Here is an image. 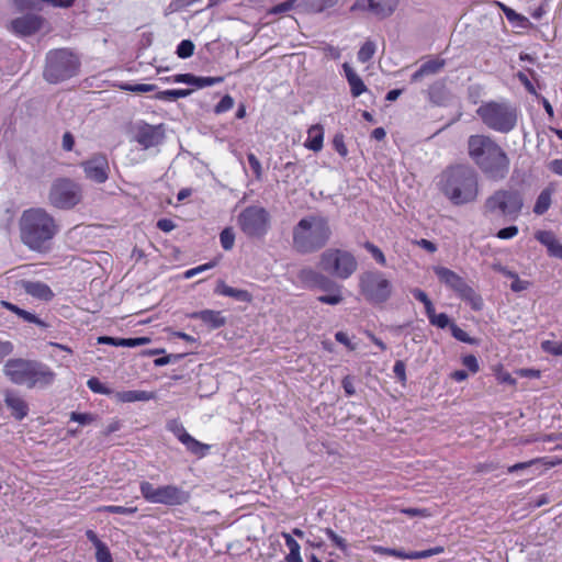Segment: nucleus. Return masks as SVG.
Listing matches in <instances>:
<instances>
[{
    "instance_id": "obj_8",
    "label": "nucleus",
    "mask_w": 562,
    "mask_h": 562,
    "mask_svg": "<svg viewBox=\"0 0 562 562\" xmlns=\"http://www.w3.org/2000/svg\"><path fill=\"white\" fill-rule=\"evenodd\" d=\"M524 207V198L516 189H499L490 195L484 203L487 214H497L512 221L518 218Z\"/></svg>"
},
{
    "instance_id": "obj_51",
    "label": "nucleus",
    "mask_w": 562,
    "mask_h": 562,
    "mask_svg": "<svg viewBox=\"0 0 562 562\" xmlns=\"http://www.w3.org/2000/svg\"><path fill=\"white\" fill-rule=\"evenodd\" d=\"M543 459H532L526 462H519L507 468L508 473H515L532 467L533 464L540 463Z\"/></svg>"
},
{
    "instance_id": "obj_27",
    "label": "nucleus",
    "mask_w": 562,
    "mask_h": 562,
    "mask_svg": "<svg viewBox=\"0 0 562 562\" xmlns=\"http://www.w3.org/2000/svg\"><path fill=\"white\" fill-rule=\"evenodd\" d=\"M552 192L553 191L549 188H547L540 192V194L538 195V198L536 200L535 206H533L535 214L542 215L549 210L551 202H552V199H551Z\"/></svg>"
},
{
    "instance_id": "obj_25",
    "label": "nucleus",
    "mask_w": 562,
    "mask_h": 562,
    "mask_svg": "<svg viewBox=\"0 0 562 562\" xmlns=\"http://www.w3.org/2000/svg\"><path fill=\"white\" fill-rule=\"evenodd\" d=\"M342 69L350 86L352 97L357 98L367 90L362 79L356 74L353 68L348 63L342 64Z\"/></svg>"
},
{
    "instance_id": "obj_62",
    "label": "nucleus",
    "mask_w": 562,
    "mask_h": 562,
    "mask_svg": "<svg viewBox=\"0 0 562 562\" xmlns=\"http://www.w3.org/2000/svg\"><path fill=\"white\" fill-rule=\"evenodd\" d=\"M375 552L384 554V555L396 557L400 559H404V557H405V551L400 550V549L378 547V548H375Z\"/></svg>"
},
{
    "instance_id": "obj_46",
    "label": "nucleus",
    "mask_w": 562,
    "mask_h": 562,
    "mask_svg": "<svg viewBox=\"0 0 562 562\" xmlns=\"http://www.w3.org/2000/svg\"><path fill=\"white\" fill-rule=\"evenodd\" d=\"M335 291H336V293L328 294V295H321V296H318L317 300L324 304H329V305H337V304L341 303L344 297L340 294L339 289L335 290Z\"/></svg>"
},
{
    "instance_id": "obj_64",
    "label": "nucleus",
    "mask_w": 562,
    "mask_h": 562,
    "mask_svg": "<svg viewBox=\"0 0 562 562\" xmlns=\"http://www.w3.org/2000/svg\"><path fill=\"white\" fill-rule=\"evenodd\" d=\"M547 249L551 257L562 259V244H560L558 239H555Z\"/></svg>"
},
{
    "instance_id": "obj_53",
    "label": "nucleus",
    "mask_w": 562,
    "mask_h": 562,
    "mask_svg": "<svg viewBox=\"0 0 562 562\" xmlns=\"http://www.w3.org/2000/svg\"><path fill=\"white\" fill-rule=\"evenodd\" d=\"M166 81H172L177 83H187L193 86L195 81V76L192 74H180L176 75L172 78H166Z\"/></svg>"
},
{
    "instance_id": "obj_7",
    "label": "nucleus",
    "mask_w": 562,
    "mask_h": 562,
    "mask_svg": "<svg viewBox=\"0 0 562 562\" xmlns=\"http://www.w3.org/2000/svg\"><path fill=\"white\" fill-rule=\"evenodd\" d=\"M80 60L67 48L54 49L47 53L44 78L50 83H57L78 75Z\"/></svg>"
},
{
    "instance_id": "obj_28",
    "label": "nucleus",
    "mask_w": 562,
    "mask_h": 562,
    "mask_svg": "<svg viewBox=\"0 0 562 562\" xmlns=\"http://www.w3.org/2000/svg\"><path fill=\"white\" fill-rule=\"evenodd\" d=\"M322 272L314 270L313 268H303L299 271L297 278L301 283L307 288H314L319 278L322 277Z\"/></svg>"
},
{
    "instance_id": "obj_16",
    "label": "nucleus",
    "mask_w": 562,
    "mask_h": 562,
    "mask_svg": "<svg viewBox=\"0 0 562 562\" xmlns=\"http://www.w3.org/2000/svg\"><path fill=\"white\" fill-rule=\"evenodd\" d=\"M165 125H151L140 122L135 127V140L144 148L148 149L160 145L165 139Z\"/></svg>"
},
{
    "instance_id": "obj_19",
    "label": "nucleus",
    "mask_w": 562,
    "mask_h": 562,
    "mask_svg": "<svg viewBox=\"0 0 562 562\" xmlns=\"http://www.w3.org/2000/svg\"><path fill=\"white\" fill-rule=\"evenodd\" d=\"M5 405L11 411L12 416L22 420L29 413L27 403L16 393L8 392L4 397Z\"/></svg>"
},
{
    "instance_id": "obj_41",
    "label": "nucleus",
    "mask_w": 562,
    "mask_h": 562,
    "mask_svg": "<svg viewBox=\"0 0 562 562\" xmlns=\"http://www.w3.org/2000/svg\"><path fill=\"white\" fill-rule=\"evenodd\" d=\"M167 428L177 436L179 441L181 442L184 437H187L189 434L184 429L183 425L179 423L178 420H171L168 423Z\"/></svg>"
},
{
    "instance_id": "obj_24",
    "label": "nucleus",
    "mask_w": 562,
    "mask_h": 562,
    "mask_svg": "<svg viewBox=\"0 0 562 562\" xmlns=\"http://www.w3.org/2000/svg\"><path fill=\"white\" fill-rule=\"evenodd\" d=\"M115 398L121 403L147 402L150 400H155L156 394L154 392L140 390H130L117 392L115 394Z\"/></svg>"
},
{
    "instance_id": "obj_43",
    "label": "nucleus",
    "mask_w": 562,
    "mask_h": 562,
    "mask_svg": "<svg viewBox=\"0 0 562 562\" xmlns=\"http://www.w3.org/2000/svg\"><path fill=\"white\" fill-rule=\"evenodd\" d=\"M314 288H318L323 291H334L338 290L339 285H337L331 279H329L327 276L323 273L322 277L319 278V281L316 282Z\"/></svg>"
},
{
    "instance_id": "obj_30",
    "label": "nucleus",
    "mask_w": 562,
    "mask_h": 562,
    "mask_svg": "<svg viewBox=\"0 0 562 562\" xmlns=\"http://www.w3.org/2000/svg\"><path fill=\"white\" fill-rule=\"evenodd\" d=\"M192 92L191 89H175V90H165L159 91L156 94V99L162 100V101H176L180 98H186L190 95Z\"/></svg>"
},
{
    "instance_id": "obj_12",
    "label": "nucleus",
    "mask_w": 562,
    "mask_h": 562,
    "mask_svg": "<svg viewBox=\"0 0 562 562\" xmlns=\"http://www.w3.org/2000/svg\"><path fill=\"white\" fill-rule=\"evenodd\" d=\"M143 497L154 504L177 506L186 504L190 494L176 485L154 486L149 482H142L139 486Z\"/></svg>"
},
{
    "instance_id": "obj_37",
    "label": "nucleus",
    "mask_w": 562,
    "mask_h": 562,
    "mask_svg": "<svg viewBox=\"0 0 562 562\" xmlns=\"http://www.w3.org/2000/svg\"><path fill=\"white\" fill-rule=\"evenodd\" d=\"M42 2H44V0H13V4L19 11H24L29 9L41 10Z\"/></svg>"
},
{
    "instance_id": "obj_21",
    "label": "nucleus",
    "mask_w": 562,
    "mask_h": 562,
    "mask_svg": "<svg viewBox=\"0 0 562 562\" xmlns=\"http://www.w3.org/2000/svg\"><path fill=\"white\" fill-rule=\"evenodd\" d=\"M22 286L27 294L38 300L50 301L54 296L50 288L40 281H22Z\"/></svg>"
},
{
    "instance_id": "obj_45",
    "label": "nucleus",
    "mask_w": 562,
    "mask_h": 562,
    "mask_svg": "<svg viewBox=\"0 0 562 562\" xmlns=\"http://www.w3.org/2000/svg\"><path fill=\"white\" fill-rule=\"evenodd\" d=\"M536 239L539 240L547 248L557 239L554 234L549 231H539L535 235Z\"/></svg>"
},
{
    "instance_id": "obj_2",
    "label": "nucleus",
    "mask_w": 562,
    "mask_h": 562,
    "mask_svg": "<svg viewBox=\"0 0 562 562\" xmlns=\"http://www.w3.org/2000/svg\"><path fill=\"white\" fill-rule=\"evenodd\" d=\"M438 188L452 204H468L474 202L477 198V175L468 165L451 166L440 173Z\"/></svg>"
},
{
    "instance_id": "obj_35",
    "label": "nucleus",
    "mask_w": 562,
    "mask_h": 562,
    "mask_svg": "<svg viewBox=\"0 0 562 562\" xmlns=\"http://www.w3.org/2000/svg\"><path fill=\"white\" fill-rule=\"evenodd\" d=\"M505 16L510 22H518L520 25H525L528 22V19L519 13H517L514 9L506 7L503 3H499Z\"/></svg>"
},
{
    "instance_id": "obj_6",
    "label": "nucleus",
    "mask_w": 562,
    "mask_h": 562,
    "mask_svg": "<svg viewBox=\"0 0 562 562\" xmlns=\"http://www.w3.org/2000/svg\"><path fill=\"white\" fill-rule=\"evenodd\" d=\"M476 115L486 127L503 134L512 132L518 121V111L509 102H483L476 109Z\"/></svg>"
},
{
    "instance_id": "obj_60",
    "label": "nucleus",
    "mask_w": 562,
    "mask_h": 562,
    "mask_svg": "<svg viewBox=\"0 0 562 562\" xmlns=\"http://www.w3.org/2000/svg\"><path fill=\"white\" fill-rule=\"evenodd\" d=\"M462 363L467 367L472 373H476L480 369L477 359L473 355H468L462 358Z\"/></svg>"
},
{
    "instance_id": "obj_13",
    "label": "nucleus",
    "mask_w": 562,
    "mask_h": 562,
    "mask_svg": "<svg viewBox=\"0 0 562 562\" xmlns=\"http://www.w3.org/2000/svg\"><path fill=\"white\" fill-rule=\"evenodd\" d=\"M238 225L248 237L261 238L269 229L270 215L261 206H248L238 215Z\"/></svg>"
},
{
    "instance_id": "obj_56",
    "label": "nucleus",
    "mask_w": 562,
    "mask_h": 562,
    "mask_svg": "<svg viewBox=\"0 0 562 562\" xmlns=\"http://www.w3.org/2000/svg\"><path fill=\"white\" fill-rule=\"evenodd\" d=\"M325 533L327 535V537L341 550H346L347 548V543H346V540L344 538H341L340 536H338L334 530H331L330 528H326L325 529Z\"/></svg>"
},
{
    "instance_id": "obj_39",
    "label": "nucleus",
    "mask_w": 562,
    "mask_h": 562,
    "mask_svg": "<svg viewBox=\"0 0 562 562\" xmlns=\"http://www.w3.org/2000/svg\"><path fill=\"white\" fill-rule=\"evenodd\" d=\"M224 81L223 77H196L193 86L196 88H205L210 86H214Z\"/></svg>"
},
{
    "instance_id": "obj_48",
    "label": "nucleus",
    "mask_w": 562,
    "mask_h": 562,
    "mask_svg": "<svg viewBox=\"0 0 562 562\" xmlns=\"http://www.w3.org/2000/svg\"><path fill=\"white\" fill-rule=\"evenodd\" d=\"M333 146L341 157H346L348 155V149L345 145L344 135L336 134L333 139Z\"/></svg>"
},
{
    "instance_id": "obj_33",
    "label": "nucleus",
    "mask_w": 562,
    "mask_h": 562,
    "mask_svg": "<svg viewBox=\"0 0 562 562\" xmlns=\"http://www.w3.org/2000/svg\"><path fill=\"white\" fill-rule=\"evenodd\" d=\"M194 48V43L191 40H183L178 45L176 53L179 58L186 59L193 55Z\"/></svg>"
},
{
    "instance_id": "obj_31",
    "label": "nucleus",
    "mask_w": 562,
    "mask_h": 562,
    "mask_svg": "<svg viewBox=\"0 0 562 562\" xmlns=\"http://www.w3.org/2000/svg\"><path fill=\"white\" fill-rule=\"evenodd\" d=\"M303 2L307 10L318 13L334 7L338 0H303Z\"/></svg>"
},
{
    "instance_id": "obj_32",
    "label": "nucleus",
    "mask_w": 562,
    "mask_h": 562,
    "mask_svg": "<svg viewBox=\"0 0 562 562\" xmlns=\"http://www.w3.org/2000/svg\"><path fill=\"white\" fill-rule=\"evenodd\" d=\"M375 50L376 45L374 42L370 40L364 42L358 52V60L363 64L369 61L374 56Z\"/></svg>"
},
{
    "instance_id": "obj_15",
    "label": "nucleus",
    "mask_w": 562,
    "mask_h": 562,
    "mask_svg": "<svg viewBox=\"0 0 562 562\" xmlns=\"http://www.w3.org/2000/svg\"><path fill=\"white\" fill-rule=\"evenodd\" d=\"M85 177L95 183H104L109 179V160L103 154H94L80 162Z\"/></svg>"
},
{
    "instance_id": "obj_17",
    "label": "nucleus",
    "mask_w": 562,
    "mask_h": 562,
    "mask_svg": "<svg viewBox=\"0 0 562 562\" xmlns=\"http://www.w3.org/2000/svg\"><path fill=\"white\" fill-rule=\"evenodd\" d=\"M44 19L36 14H24L10 22V31L19 36H30L43 26Z\"/></svg>"
},
{
    "instance_id": "obj_52",
    "label": "nucleus",
    "mask_w": 562,
    "mask_h": 562,
    "mask_svg": "<svg viewBox=\"0 0 562 562\" xmlns=\"http://www.w3.org/2000/svg\"><path fill=\"white\" fill-rule=\"evenodd\" d=\"M247 159H248L249 166H250L251 170L254 171L256 178L260 179L261 173H262V168H261V164H260L259 159L252 153H249L247 155Z\"/></svg>"
},
{
    "instance_id": "obj_40",
    "label": "nucleus",
    "mask_w": 562,
    "mask_h": 562,
    "mask_svg": "<svg viewBox=\"0 0 562 562\" xmlns=\"http://www.w3.org/2000/svg\"><path fill=\"white\" fill-rule=\"evenodd\" d=\"M364 248L372 255V257L382 266L386 265V259L382 250L370 241L364 244Z\"/></svg>"
},
{
    "instance_id": "obj_61",
    "label": "nucleus",
    "mask_w": 562,
    "mask_h": 562,
    "mask_svg": "<svg viewBox=\"0 0 562 562\" xmlns=\"http://www.w3.org/2000/svg\"><path fill=\"white\" fill-rule=\"evenodd\" d=\"M405 369H406L405 363L402 360L396 361L393 367V372H394L395 378L402 383H404L406 381Z\"/></svg>"
},
{
    "instance_id": "obj_1",
    "label": "nucleus",
    "mask_w": 562,
    "mask_h": 562,
    "mask_svg": "<svg viewBox=\"0 0 562 562\" xmlns=\"http://www.w3.org/2000/svg\"><path fill=\"white\" fill-rule=\"evenodd\" d=\"M470 158L492 180H503L509 171V158L504 149L490 136L476 134L468 139Z\"/></svg>"
},
{
    "instance_id": "obj_34",
    "label": "nucleus",
    "mask_w": 562,
    "mask_h": 562,
    "mask_svg": "<svg viewBox=\"0 0 562 562\" xmlns=\"http://www.w3.org/2000/svg\"><path fill=\"white\" fill-rule=\"evenodd\" d=\"M220 241L225 250H231L235 243V234L231 227H226L220 234Z\"/></svg>"
},
{
    "instance_id": "obj_29",
    "label": "nucleus",
    "mask_w": 562,
    "mask_h": 562,
    "mask_svg": "<svg viewBox=\"0 0 562 562\" xmlns=\"http://www.w3.org/2000/svg\"><path fill=\"white\" fill-rule=\"evenodd\" d=\"M181 443L186 446L188 451L200 457L204 456L205 452L210 449V446L198 441L191 435L184 437Z\"/></svg>"
},
{
    "instance_id": "obj_59",
    "label": "nucleus",
    "mask_w": 562,
    "mask_h": 562,
    "mask_svg": "<svg viewBox=\"0 0 562 562\" xmlns=\"http://www.w3.org/2000/svg\"><path fill=\"white\" fill-rule=\"evenodd\" d=\"M87 385L95 393L109 394V390L97 378L89 379Z\"/></svg>"
},
{
    "instance_id": "obj_47",
    "label": "nucleus",
    "mask_w": 562,
    "mask_h": 562,
    "mask_svg": "<svg viewBox=\"0 0 562 562\" xmlns=\"http://www.w3.org/2000/svg\"><path fill=\"white\" fill-rule=\"evenodd\" d=\"M234 106V99L226 94L221 101L215 105V113H223L231 110Z\"/></svg>"
},
{
    "instance_id": "obj_9",
    "label": "nucleus",
    "mask_w": 562,
    "mask_h": 562,
    "mask_svg": "<svg viewBox=\"0 0 562 562\" xmlns=\"http://www.w3.org/2000/svg\"><path fill=\"white\" fill-rule=\"evenodd\" d=\"M318 267L323 272L331 277L346 280L356 272L358 261L347 250L328 248L321 254Z\"/></svg>"
},
{
    "instance_id": "obj_23",
    "label": "nucleus",
    "mask_w": 562,
    "mask_h": 562,
    "mask_svg": "<svg viewBox=\"0 0 562 562\" xmlns=\"http://www.w3.org/2000/svg\"><path fill=\"white\" fill-rule=\"evenodd\" d=\"M446 65L445 59L436 58L424 63L420 68L412 75L413 82L420 81L425 76L438 74Z\"/></svg>"
},
{
    "instance_id": "obj_5",
    "label": "nucleus",
    "mask_w": 562,
    "mask_h": 562,
    "mask_svg": "<svg viewBox=\"0 0 562 562\" xmlns=\"http://www.w3.org/2000/svg\"><path fill=\"white\" fill-rule=\"evenodd\" d=\"M3 373L12 383L29 389H44L50 385L56 376L46 364L22 358L9 359L3 366Z\"/></svg>"
},
{
    "instance_id": "obj_18",
    "label": "nucleus",
    "mask_w": 562,
    "mask_h": 562,
    "mask_svg": "<svg viewBox=\"0 0 562 562\" xmlns=\"http://www.w3.org/2000/svg\"><path fill=\"white\" fill-rule=\"evenodd\" d=\"M398 4V0H358L356 7L364 8L374 15L383 19L391 15Z\"/></svg>"
},
{
    "instance_id": "obj_20",
    "label": "nucleus",
    "mask_w": 562,
    "mask_h": 562,
    "mask_svg": "<svg viewBox=\"0 0 562 562\" xmlns=\"http://www.w3.org/2000/svg\"><path fill=\"white\" fill-rule=\"evenodd\" d=\"M190 317L202 321L211 329L220 328L226 324V318L220 311L203 310L192 313Z\"/></svg>"
},
{
    "instance_id": "obj_22",
    "label": "nucleus",
    "mask_w": 562,
    "mask_h": 562,
    "mask_svg": "<svg viewBox=\"0 0 562 562\" xmlns=\"http://www.w3.org/2000/svg\"><path fill=\"white\" fill-rule=\"evenodd\" d=\"M215 293L228 297H233L238 302L249 303L252 295L247 290L236 289L227 285L224 281H218L215 288Z\"/></svg>"
},
{
    "instance_id": "obj_4",
    "label": "nucleus",
    "mask_w": 562,
    "mask_h": 562,
    "mask_svg": "<svg viewBox=\"0 0 562 562\" xmlns=\"http://www.w3.org/2000/svg\"><path fill=\"white\" fill-rule=\"evenodd\" d=\"M331 228L326 217L311 215L301 218L293 227V248L300 254H313L326 246Z\"/></svg>"
},
{
    "instance_id": "obj_55",
    "label": "nucleus",
    "mask_w": 562,
    "mask_h": 562,
    "mask_svg": "<svg viewBox=\"0 0 562 562\" xmlns=\"http://www.w3.org/2000/svg\"><path fill=\"white\" fill-rule=\"evenodd\" d=\"M70 419L79 423L80 425H88L94 420V417L88 413H76L72 412L70 415Z\"/></svg>"
},
{
    "instance_id": "obj_54",
    "label": "nucleus",
    "mask_w": 562,
    "mask_h": 562,
    "mask_svg": "<svg viewBox=\"0 0 562 562\" xmlns=\"http://www.w3.org/2000/svg\"><path fill=\"white\" fill-rule=\"evenodd\" d=\"M95 559L97 562H113L112 555L110 553L109 548L106 544L100 546V548L95 549Z\"/></svg>"
},
{
    "instance_id": "obj_49",
    "label": "nucleus",
    "mask_w": 562,
    "mask_h": 562,
    "mask_svg": "<svg viewBox=\"0 0 562 562\" xmlns=\"http://www.w3.org/2000/svg\"><path fill=\"white\" fill-rule=\"evenodd\" d=\"M429 323L438 328H446L447 326L450 327L452 324L450 323L448 315L445 313L435 314V316L429 319Z\"/></svg>"
},
{
    "instance_id": "obj_50",
    "label": "nucleus",
    "mask_w": 562,
    "mask_h": 562,
    "mask_svg": "<svg viewBox=\"0 0 562 562\" xmlns=\"http://www.w3.org/2000/svg\"><path fill=\"white\" fill-rule=\"evenodd\" d=\"M149 342V338L147 337H138V338H123L119 341L122 347H137L143 346Z\"/></svg>"
},
{
    "instance_id": "obj_26",
    "label": "nucleus",
    "mask_w": 562,
    "mask_h": 562,
    "mask_svg": "<svg viewBox=\"0 0 562 562\" xmlns=\"http://www.w3.org/2000/svg\"><path fill=\"white\" fill-rule=\"evenodd\" d=\"M324 130L322 125H313L307 131L305 147L313 151H319L323 148Z\"/></svg>"
},
{
    "instance_id": "obj_58",
    "label": "nucleus",
    "mask_w": 562,
    "mask_h": 562,
    "mask_svg": "<svg viewBox=\"0 0 562 562\" xmlns=\"http://www.w3.org/2000/svg\"><path fill=\"white\" fill-rule=\"evenodd\" d=\"M400 512L409 517H429L430 516V513L426 508L408 507V508H402Z\"/></svg>"
},
{
    "instance_id": "obj_10",
    "label": "nucleus",
    "mask_w": 562,
    "mask_h": 562,
    "mask_svg": "<svg viewBox=\"0 0 562 562\" xmlns=\"http://www.w3.org/2000/svg\"><path fill=\"white\" fill-rule=\"evenodd\" d=\"M360 293L372 304L385 303L392 295L393 285L381 271H366L359 278Z\"/></svg>"
},
{
    "instance_id": "obj_14",
    "label": "nucleus",
    "mask_w": 562,
    "mask_h": 562,
    "mask_svg": "<svg viewBox=\"0 0 562 562\" xmlns=\"http://www.w3.org/2000/svg\"><path fill=\"white\" fill-rule=\"evenodd\" d=\"M434 271L440 282L457 292L462 299L472 301L474 308H481V300L476 297L475 292L463 278L446 267H435Z\"/></svg>"
},
{
    "instance_id": "obj_42",
    "label": "nucleus",
    "mask_w": 562,
    "mask_h": 562,
    "mask_svg": "<svg viewBox=\"0 0 562 562\" xmlns=\"http://www.w3.org/2000/svg\"><path fill=\"white\" fill-rule=\"evenodd\" d=\"M122 88L126 91L136 93H145L156 90V86L149 83L124 85Z\"/></svg>"
},
{
    "instance_id": "obj_3",
    "label": "nucleus",
    "mask_w": 562,
    "mask_h": 562,
    "mask_svg": "<svg viewBox=\"0 0 562 562\" xmlns=\"http://www.w3.org/2000/svg\"><path fill=\"white\" fill-rule=\"evenodd\" d=\"M22 243L31 250L42 251L58 232L55 218L42 207L25 210L19 221Z\"/></svg>"
},
{
    "instance_id": "obj_38",
    "label": "nucleus",
    "mask_w": 562,
    "mask_h": 562,
    "mask_svg": "<svg viewBox=\"0 0 562 562\" xmlns=\"http://www.w3.org/2000/svg\"><path fill=\"white\" fill-rule=\"evenodd\" d=\"M541 348L544 352L553 356H562V341L544 340L541 342Z\"/></svg>"
},
{
    "instance_id": "obj_44",
    "label": "nucleus",
    "mask_w": 562,
    "mask_h": 562,
    "mask_svg": "<svg viewBox=\"0 0 562 562\" xmlns=\"http://www.w3.org/2000/svg\"><path fill=\"white\" fill-rule=\"evenodd\" d=\"M101 510L110 513V514L132 515V514L136 513L137 508L110 505V506H104L103 508H101Z\"/></svg>"
},
{
    "instance_id": "obj_36",
    "label": "nucleus",
    "mask_w": 562,
    "mask_h": 562,
    "mask_svg": "<svg viewBox=\"0 0 562 562\" xmlns=\"http://www.w3.org/2000/svg\"><path fill=\"white\" fill-rule=\"evenodd\" d=\"M451 335L459 341L467 342L470 345L475 344V339L470 337L468 333H465L463 329H461L458 325L452 323L450 325Z\"/></svg>"
},
{
    "instance_id": "obj_63",
    "label": "nucleus",
    "mask_w": 562,
    "mask_h": 562,
    "mask_svg": "<svg viewBox=\"0 0 562 562\" xmlns=\"http://www.w3.org/2000/svg\"><path fill=\"white\" fill-rule=\"evenodd\" d=\"M518 234V227L517 226H508L505 228H502L497 232L496 236L501 239H509L515 237Z\"/></svg>"
},
{
    "instance_id": "obj_57",
    "label": "nucleus",
    "mask_w": 562,
    "mask_h": 562,
    "mask_svg": "<svg viewBox=\"0 0 562 562\" xmlns=\"http://www.w3.org/2000/svg\"><path fill=\"white\" fill-rule=\"evenodd\" d=\"M294 5V0H286L282 3H279L274 7H272L270 10H269V13L271 14H281V13H284V12H288L290 11Z\"/></svg>"
},
{
    "instance_id": "obj_11",
    "label": "nucleus",
    "mask_w": 562,
    "mask_h": 562,
    "mask_svg": "<svg viewBox=\"0 0 562 562\" xmlns=\"http://www.w3.org/2000/svg\"><path fill=\"white\" fill-rule=\"evenodd\" d=\"M81 199V186L68 178L55 180L48 193L50 205L60 210L75 207L80 203Z\"/></svg>"
}]
</instances>
